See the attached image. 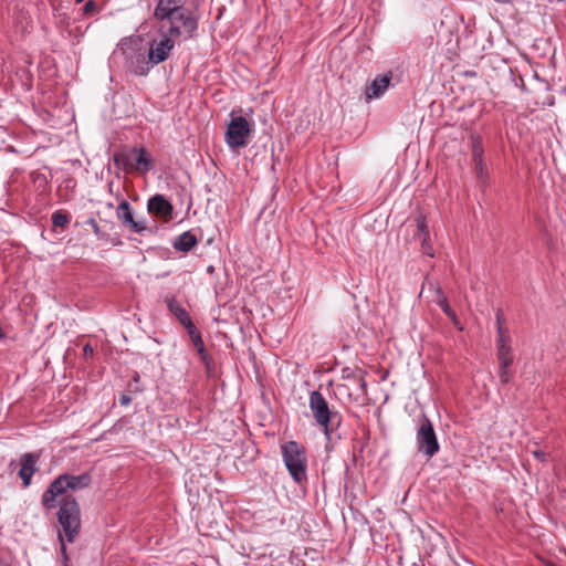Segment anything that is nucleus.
I'll list each match as a JSON object with an SVG mask.
<instances>
[{"label":"nucleus","mask_w":566,"mask_h":566,"mask_svg":"<svg viewBox=\"0 0 566 566\" xmlns=\"http://www.w3.org/2000/svg\"><path fill=\"white\" fill-rule=\"evenodd\" d=\"M84 0H75V3H82Z\"/></svg>","instance_id":"obj_35"},{"label":"nucleus","mask_w":566,"mask_h":566,"mask_svg":"<svg viewBox=\"0 0 566 566\" xmlns=\"http://www.w3.org/2000/svg\"><path fill=\"white\" fill-rule=\"evenodd\" d=\"M197 243V237L191 231H185L176 237L172 247L177 251L189 252Z\"/></svg>","instance_id":"obj_17"},{"label":"nucleus","mask_w":566,"mask_h":566,"mask_svg":"<svg viewBox=\"0 0 566 566\" xmlns=\"http://www.w3.org/2000/svg\"><path fill=\"white\" fill-rule=\"evenodd\" d=\"M499 377H500L501 382L507 384L511 380V377H512L510 369H507V370L500 369Z\"/></svg>","instance_id":"obj_29"},{"label":"nucleus","mask_w":566,"mask_h":566,"mask_svg":"<svg viewBox=\"0 0 566 566\" xmlns=\"http://www.w3.org/2000/svg\"><path fill=\"white\" fill-rule=\"evenodd\" d=\"M116 216L123 223L128 224L136 233L146 230V224L143 221H135L130 205L127 200H122L116 209Z\"/></svg>","instance_id":"obj_12"},{"label":"nucleus","mask_w":566,"mask_h":566,"mask_svg":"<svg viewBox=\"0 0 566 566\" xmlns=\"http://www.w3.org/2000/svg\"><path fill=\"white\" fill-rule=\"evenodd\" d=\"M87 223L92 226V229H94V232H95V233H98L99 227H98V224H97V222H96V220H95V219H93V218H92V219H90V220L87 221Z\"/></svg>","instance_id":"obj_32"},{"label":"nucleus","mask_w":566,"mask_h":566,"mask_svg":"<svg viewBox=\"0 0 566 566\" xmlns=\"http://www.w3.org/2000/svg\"><path fill=\"white\" fill-rule=\"evenodd\" d=\"M253 126L243 116L232 117L224 140L231 149L242 148L249 144Z\"/></svg>","instance_id":"obj_7"},{"label":"nucleus","mask_w":566,"mask_h":566,"mask_svg":"<svg viewBox=\"0 0 566 566\" xmlns=\"http://www.w3.org/2000/svg\"><path fill=\"white\" fill-rule=\"evenodd\" d=\"M186 329H187V333H188L193 346L196 347L201 360L205 363H208L210 359V356L205 347V343L201 337V334L199 333V331L197 329L195 324H192V327H188Z\"/></svg>","instance_id":"obj_18"},{"label":"nucleus","mask_w":566,"mask_h":566,"mask_svg":"<svg viewBox=\"0 0 566 566\" xmlns=\"http://www.w3.org/2000/svg\"><path fill=\"white\" fill-rule=\"evenodd\" d=\"M471 142V153H472V159L473 160H480L483 159V145H482V138L479 135H472L470 138Z\"/></svg>","instance_id":"obj_23"},{"label":"nucleus","mask_w":566,"mask_h":566,"mask_svg":"<svg viewBox=\"0 0 566 566\" xmlns=\"http://www.w3.org/2000/svg\"><path fill=\"white\" fill-rule=\"evenodd\" d=\"M415 221L417 226L416 238L420 241L422 253L429 256H433V250L430 243V233L426 218L422 214H419Z\"/></svg>","instance_id":"obj_15"},{"label":"nucleus","mask_w":566,"mask_h":566,"mask_svg":"<svg viewBox=\"0 0 566 566\" xmlns=\"http://www.w3.org/2000/svg\"><path fill=\"white\" fill-rule=\"evenodd\" d=\"M118 401L122 406H128L132 402V397L127 394H122Z\"/></svg>","instance_id":"obj_31"},{"label":"nucleus","mask_w":566,"mask_h":566,"mask_svg":"<svg viewBox=\"0 0 566 566\" xmlns=\"http://www.w3.org/2000/svg\"><path fill=\"white\" fill-rule=\"evenodd\" d=\"M416 444L419 453L432 458L440 449L439 441L431 421L423 417L417 428Z\"/></svg>","instance_id":"obj_6"},{"label":"nucleus","mask_w":566,"mask_h":566,"mask_svg":"<svg viewBox=\"0 0 566 566\" xmlns=\"http://www.w3.org/2000/svg\"><path fill=\"white\" fill-rule=\"evenodd\" d=\"M30 178L35 188L40 191H44L49 185L46 176L39 171H31Z\"/></svg>","instance_id":"obj_25"},{"label":"nucleus","mask_w":566,"mask_h":566,"mask_svg":"<svg viewBox=\"0 0 566 566\" xmlns=\"http://www.w3.org/2000/svg\"><path fill=\"white\" fill-rule=\"evenodd\" d=\"M187 9L186 0H158L154 17L159 25H164Z\"/></svg>","instance_id":"obj_8"},{"label":"nucleus","mask_w":566,"mask_h":566,"mask_svg":"<svg viewBox=\"0 0 566 566\" xmlns=\"http://www.w3.org/2000/svg\"><path fill=\"white\" fill-rule=\"evenodd\" d=\"M161 39L159 41H151L148 50V61L150 64L156 65L164 62L171 50L175 46V39H172L169 34H160Z\"/></svg>","instance_id":"obj_9"},{"label":"nucleus","mask_w":566,"mask_h":566,"mask_svg":"<svg viewBox=\"0 0 566 566\" xmlns=\"http://www.w3.org/2000/svg\"><path fill=\"white\" fill-rule=\"evenodd\" d=\"M165 304L168 311L178 319V322L185 327H192V319L189 316L186 308L181 305V303L174 296L167 295L165 297Z\"/></svg>","instance_id":"obj_13"},{"label":"nucleus","mask_w":566,"mask_h":566,"mask_svg":"<svg viewBox=\"0 0 566 566\" xmlns=\"http://www.w3.org/2000/svg\"><path fill=\"white\" fill-rule=\"evenodd\" d=\"M198 30V18L188 8L175 17L167 24L159 25L160 34H169L177 42L188 41L196 36Z\"/></svg>","instance_id":"obj_5"},{"label":"nucleus","mask_w":566,"mask_h":566,"mask_svg":"<svg viewBox=\"0 0 566 566\" xmlns=\"http://www.w3.org/2000/svg\"><path fill=\"white\" fill-rule=\"evenodd\" d=\"M134 170L146 174L150 171L154 167L153 159L144 147H133L132 148Z\"/></svg>","instance_id":"obj_16"},{"label":"nucleus","mask_w":566,"mask_h":566,"mask_svg":"<svg viewBox=\"0 0 566 566\" xmlns=\"http://www.w3.org/2000/svg\"><path fill=\"white\" fill-rule=\"evenodd\" d=\"M0 566H9V565L6 563H0Z\"/></svg>","instance_id":"obj_36"},{"label":"nucleus","mask_w":566,"mask_h":566,"mask_svg":"<svg viewBox=\"0 0 566 566\" xmlns=\"http://www.w3.org/2000/svg\"><path fill=\"white\" fill-rule=\"evenodd\" d=\"M531 452H532L533 457L541 462H544L547 459V453H545L544 451H542L539 449L533 450Z\"/></svg>","instance_id":"obj_30"},{"label":"nucleus","mask_w":566,"mask_h":566,"mask_svg":"<svg viewBox=\"0 0 566 566\" xmlns=\"http://www.w3.org/2000/svg\"><path fill=\"white\" fill-rule=\"evenodd\" d=\"M93 353V349L90 345H85L84 347V354L87 355V354H92Z\"/></svg>","instance_id":"obj_33"},{"label":"nucleus","mask_w":566,"mask_h":566,"mask_svg":"<svg viewBox=\"0 0 566 566\" xmlns=\"http://www.w3.org/2000/svg\"><path fill=\"white\" fill-rule=\"evenodd\" d=\"M497 359L500 361V369H510L512 363H513V357H512V354H506V355H503V356H497Z\"/></svg>","instance_id":"obj_27"},{"label":"nucleus","mask_w":566,"mask_h":566,"mask_svg":"<svg viewBox=\"0 0 566 566\" xmlns=\"http://www.w3.org/2000/svg\"><path fill=\"white\" fill-rule=\"evenodd\" d=\"M283 462L294 482L302 484L307 481V455L305 448L291 440L281 446Z\"/></svg>","instance_id":"obj_3"},{"label":"nucleus","mask_w":566,"mask_h":566,"mask_svg":"<svg viewBox=\"0 0 566 566\" xmlns=\"http://www.w3.org/2000/svg\"><path fill=\"white\" fill-rule=\"evenodd\" d=\"M60 541H61V549H62L63 553H65V545H64L62 535H60Z\"/></svg>","instance_id":"obj_34"},{"label":"nucleus","mask_w":566,"mask_h":566,"mask_svg":"<svg viewBox=\"0 0 566 566\" xmlns=\"http://www.w3.org/2000/svg\"><path fill=\"white\" fill-rule=\"evenodd\" d=\"M308 407L316 423L324 429L326 436L340 426V413L329 408L327 400L318 390L310 392Z\"/></svg>","instance_id":"obj_4"},{"label":"nucleus","mask_w":566,"mask_h":566,"mask_svg":"<svg viewBox=\"0 0 566 566\" xmlns=\"http://www.w3.org/2000/svg\"><path fill=\"white\" fill-rule=\"evenodd\" d=\"M92 482L90 473L78 475L61 474L56 476L42 494V505L46 510L55 509L56 497L62 496L57 521L69 543H73L81 527V511L75 497L66 494L69 490L77 491L87 488Z\"/></svg>","instance_id":"obj_1"},{"label":"nucleus","mask_w":566,"mask_h":566,"mask_svg":"<svg viewBox=\"0 0 566 566\" xmlns=\"http://www.w3.org/2000/svg\"><path fill=\"white\" fill-rule=\"evenodd\" d=\"M97 10V4L95 1L93 0H88L84 6H83V13L84 14H92L93 12H95Z\"/></svg>","instance_id":"obj_28"},{"label":"nucleus","mask_w":566,"mask_h":566,"mask_svg":"<svg viewBox=\"0 0 566 566\" xmlns=\"http://www.w3.org/2000/svg\"><path fill=\"white\" fill-rule=\"evenodd\" d=\"M495 321H496V332L497 334L502 333H509L507 328L505 327V317L502 312V310H497L495 313Z\"/></svg>","instance_id":"obj_26"},{"label":"nucleus","mask_w":566,"mask_h":566,"mask_svg":"<svg viewBox=\"0 0 566 566\" xmlns=\"http://www.w3.org/2000/svg\"><path fill=\"white\" fill-rule=\"evenodd\" d=\"M473 164H474V169H475V172H476L478 182L482 187H485L486 182H488V170H486V166H485L484 160L483 159L473 160Z\"/></svg>","instance_id":"obj_24"},{"label":"nucleus","mask_w":566,"mask_h":566,"mask_svg":"<svg viewBox=\"0 0 566 566\" xmlns=\"http://www.w3.org/2000/svg\"><path fill=\"white\" fill-rule=\"evenodd\" d=\"M114 56H120L126 69L135 75H146L149 72V61L146 49L138 36L123 39L114 51Z\"/></svg>","instance_id":"obj_2"},{"label":"nucleus","mask_w":566,"mask_h":566,"mask_svg":"<svg viewBox=\"0 0 566 566\" xmlns=\"http://www.w3.org/2000/svg\"><path fill=\"white\" fill-rule=\"evenodd\" d=\"M496 354L497 356H503L506 354H512L511 348V336L509 333L497 334L496 338Z\"/></svg>","instance_id":"obj_21"},{"label":"nucleus","mask_w":566,"mask_h":566,"mask_svg":"<svg viewBox=\"0 0 566 566\" xmlns=\"http://www.w3.org/2000/svg\"><path fill=\"white\" fill-rule=\"evenodd\" d=\"M391 80V72L375 77V80L365 90L366 98L374 99L381 97L388 90Z\"/></svg>","instance_id":"obj_14"},{"label":"nucleus","mask_w":566,"mask_h":566,"mask_svg":"<svg viewBox=\"0 0 566 566\" xmlns=\"http://www.w3.org/2000/svg\"><path fill=\"white\" fill-rule=\"evenodd\" d=\"M54 228L64 229L71 221V214L64 210H56L51 216Z\"/></svg>","instance_id":"obj_22"},{"label":"nucleus","mask_w":566,"mask_h":566,"mask_svg":"<svg viewBox=\"0 0 566 566\" xmlns=\"http://www.w3.org/2000/svg\"><path fill=\"white\" fill-rule=\"evenodd\" d=\"M147 209L149 213L164 220H170L172 218L174 207L164 195L150 197L148 199Z\"/></svg>","instance_id":"obj_11"},{"label":"nucleus","mask_w":566,"mask_h":566,"mask_svg":"<svg viewBox=\"0 0 566 566\" xmlns=\"http://www.w3.org/2000/svg\"><path fill=\"white\" fill-rule=\"evenodd\" d=\"M438 305L440 306V308L442 310V312L451 319V322L453 323V325L458 328V329H462V326L460 324V321L455 314V312L450 307L449 305V302L447 300V297L443 295V293L441 291H439V296H438V301H437Z\"/></svg>","instance_id":"obj_19"},{"label":"nucleus","mask_w":566,"mask_h":566,"mask_svg":"<svg viewBox=\"0 0 566 566\" xmlns=\"http://www.w3.org/2000/svg\"><path fill=\"white\" fill-rule=\"evenodd\" d=\"M40 454L35 452L24 453L19 459V476L24 488L31 484L33 474L39 470Z\"/></svg>","instance_id":"obj_10"},{"label":"nucleus","mask_w":566,"mask_h":566,"mask_svg":"<svg viewBox=\"0 0 566 566\" xmlns=\"http://www.w3.org/2000/svg\"><path fill=\"white\" fill-rule=\"evenodd\" d=\"M114 164L118 169H134L132 148L128 151L115 154Z\"/></svg>","instance_id":"obj_20"}]
</instances>
